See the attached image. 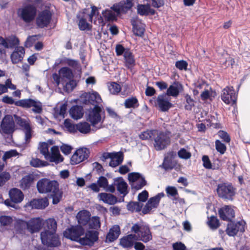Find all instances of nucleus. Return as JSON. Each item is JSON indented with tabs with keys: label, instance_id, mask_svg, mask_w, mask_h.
Returning a JSON list of instances; mask_svg holds the SVG:
<instances>
[{
	"label": "nucleus",
	"instance_id": "nucleus-7",
	"mask_svg": "<svg viewBox=\"0 0 250 250\" xmlns=\"http://www.w3.org/2000/svg\"><path fill=\"white\" fill-rule=\"evenodd\" d=\"M42 243L48 247H58L61 245L59 237L55 233L42 231L41 233Z\"/></svg>",
	"mask_w": 250,
	"mask_h": 250
},
{
	"label": "nucleus",
	"instance_id": "nucleus-2",
	"mask_svg": "<svg viewBox=\"0 0 250 250\" xmlns=\"http://www.w3.org/2000/svg\"><path fill=\"white\" fill-rule=\"evenodd\" d=\"M218 196L225 201H233L236 194V188L230 183L218 184L216 188Z\"/></svg>",
	"mask_w": 250,
	"mask_h": 250
},
{
	"label": "nucleus",
	"instance_id": "nucleus-56",
	"mask_svg": "<svg viewBox=\"0 0 250 250\" xmlns=\"http://www.w3.org/2000/svg\"><path fill=\"white\" fill-rule=\"evenodd\" d=\"M129 48L125 47L123 44H117L115 46V52L117 56H124L126 52L129 50Z\"/></svg>",
	"mask_w": 250,
	"mask_h": 250
},
{
	"label": "nucleus",
	"instance_id": "nucleus-8",
	"mask_svg": "<svg viewBox=\"0 0 250 250\" xmlns=\"http://www.w3.org/2000/svg\"><path fill=\"white\" fill-rule=\"evenodd\" d=\"M84 229L81 225L72 226L63 232L64 236L72 241L77 242L84 234Z\"/></svg>",
	"mask_w": 250,
	"mask_h": 250
},
{
	"label": "nucleus",
	"instance_id": "nucleus-34",
	"mask_svg": "<svg viewBox=\"0 0 250 250\" xmlns=\"http://www.w3.org/2000/svg\"><path fill=\"white\" fill-rule=\"evenodd\" d=\"M173 152L168 153L167 156H165L162 167L166 170L172 169L175 167V163L173 160Z\"/></svg>",
	"mask_w": 250,
	"mask_h": 250
},
{
	"label": "nucleus",
	"instance_id": "nucleus-11",
	"mask_svg": "<svg viewBox=\"0 0 250 250\" xmlns=\"http://www.w3.org/2000/svg\"><path fill=\"white\" fill-rule=\"evenodd\" d=\"M99 239V232L96 230H89L85 234L84 237H81L77 242L83 246L91 247Z\"/></svg>",
	"mask_w": 250,
	"mask_h": 250
},
{
	"label": "nucleus",
	"instance_id": "nucleus-49",
	"mask_svg": "<svg viewBox=\"0 0 250 250\" xmlns=\"http://www.w3.org/2000/svg\"><path fill=\"white\" fill-rule=\"evenodd\" d=\"M108 88L110 93L113 95L118 94L121 90L120 85L116 82H111L109 83Z\"/></svg>",
	"mask_w": 250,
	"mask_h": 250
},
{
	"label": "nucleus",
	"instance_id": "nucleus-9",
	"mask_svg": "<svg viewBox=\"0 0 250 250\" xmlns=\"http://www.w3.org/2000/svg\"><path fill=\"white\" fill-rule=\"evenodd\" d=\"M246 223L244 220H241L234 223L229 221L226 230V233L229 236H234L238 232L243 233L245 230Z\"/></svg>",
	"mask_w": 250,
	"mask_h": 250
},
{
	"label": "nucleus",
	"instance_id": "nucleus-40",
	"mask_svg": "<svg viewBox=\"0 0 250 250\" xmlns=\"http://www.w3.org/2000/svg\"><path fill=\"white\" fill-rule=\"evenodd\" d=\"M35 102V100L29 98L22 99L16 102L15 105L20 106L23 108H28L33 105V104Z\"/></svg>",
	"mask_w": 250,
	"mask_h": 250
},
{
	"label": "nucleus",
	"instance_id": "nucleus-1",
	"mask_svg": "<svg viewBox=\"0 0 250 250\" xmlns=\"http://www.w3.org/2000/svg\"><path fill=\"white\" fill-rule=\"evenodd\" d=\"M37 13V7L35 3H24L17 10L18 17L26 23L33 22Z\"/></svg>",
	"mask_w": 250,
	"mask_h": 250
},
{
	"label": "nucleus",
	"instance_id": "nucleus-57",
	"mask_svg": "<svg viewBox=\"0 0 250 250\" xmlns=\"http://www.w3.org/2000/svg\"><path fill=\"white\" fill-rule=\"evenodd\" d=\"M215 144V148L217 151L219 152L221 154H224L227 149L226 145L219 140H216Z\"/></svg>",
	"mask_w": 250,
	"mask_h": 250
},
{
	"label": "nucleus",
	"instance_id": "nucleus-51",
	"mask_svg": "<svg viewBox=\"0 0 250 250\" xmlns=\"http://www.w3.org/2000/svg\"><path fill=\"white\" fill-rule=\"evenodd\" d=\"M30 165L35 167H46L49 165V163L38 158L32 159L30 161Z\"/></svg>",
	"mask_w": 250,
	"mask_h": 250
},
{
	"label": "nucleus",
	"instance_id": "nucleus-47",
	"mask_svg": "<svg viewBox=\"0 0 250 250\" xmlns=\"http://www.w3.org/2000/svg\"><path fill=\"white\" fill-rule=\"evenodd\" d=\"M149 3H147L146 4H138L137 5V13L140 16H148V8L149 6Z\"/></svg>",
	"mask_w": 250,
	"mask_h": 250
},
{
	"label": "nucleus",
	"instance_id": "nucleus-45",
	"mask_svg": "<svg viewBox=\"0 0 250 250\" xmlns=\"http://www.w3.org/2000/svg\"><path fill=\"white\" fill-rule=\"evenodd\" d=\"M90 125L87 122H81L77 124V131L83 134H87L90 131Z\"/></svg>",
	"mask_w": 250,
	"mask_h": 250
},
{
	"label": "nucleus",
	"instance_id": "nucleus-39",
	"mask_svg": "<svg viewBox=\"0 0 250 250\" xmlns=\"http://www.w3.org/2000/svg\"><path fill=\"white\" fill-rule=\"evenodd\" d=\"M57 222L54 218H49L46 220V227L43 231L55 233L57 229Z\"/></svg>",
	"mask_w": 250,
	"mask_h": 250
},
{
	"label": "nucleus",
	"instance_id": "nucleus-3",
	"mask_svg": "<svg viewBox=\"0 0 250 250\" xmlns=\"http://www.w3.org/2000/svg\"><path fill=\"white\" fill-rule=\"evenodd\" d=\"M105 118V111L103 108L98 105H95L88 113L87 120L92 126H95L99 123L103 124Z\"/></svg>",
	"mask_w": 250,
	"mask_h": 250
},
{
	"label": "nucleus",
	"instance_id": "nucleus-30",
	"mask_svg": "<svg viewBox=\"0 0 250 250\" xmlns=\"http://www.w3.org/2000/svg\"><path fill=\"white\" fill-rule=\"evenodd\" d=\"M91 214L89 211L86 210L80 211L77 214L76 217L78 223L80 225H86L90 221Z\"/></svg>",
	"mask_w": 250,
	"mask_h": 250
},
{
	"label": "nucleus",
	"instance_id": "nucleus-27",
	"mask_svg": "<svg viewBox=\"0 0 250 250\" xmlns=\"http://www.w3.org/2000/svg\"><path fill=\"white\" fill-rule=\"evenodd\" d=\"M10 198L14 203H20L22 201L24 195L22 192L17 188H13L9 191Z\"/></svg>",
	"mask_w": 250,
	"mask_h": 250
},
{
	"label": "nucleus",
	"instance_id": "nucleus-37",
	"mask_svg": "<svg viewBox=\"0 0 250 250\" xmlns=\"http://www.w3.org/2000/svg\"><path fill=\"white\" fill-rule=\"evenodd\" d=\"M50 193L51 197L52 199V204L53 205L58 204L62 200L63 195V191L62 189H60L59 186Z\"/></svg>",
	"mask_w": 250,
	"mask_h": 250
},
{
	"label": "nucleus",
	"instance_id": "nucleus-15",
	"mask_svg": "<svg viewBox=\"0 0 250 250\" xmlns=\"http://www.w3.org/2000/svg\"><path fill=\"white\" fill-rule=\"evenodd\" d=\"M15 127V122L13 117L11 115H6L1 122V131L6 134H11L14 132Z\"/></svg>",
	"mask_w": 250,
	"mask_h": 250
},
{
	"label": "nucleus",
	"instance_id": "nucleus-50",
	"mask_svg": "<svg viewBox=\"0 0 250 250\" xmlns=\"http://www.w3.org/2000/svg\"><path fill=\"white\" fill-rule=\"evenodd\" d=\"M102 15L107 21H114L116 20V15L110 10L105 9L102 11Z\"/></svg>",
	"mask_w": 250,
	"mask_h": 250
},
{
	"label": "nucleus",
	"instance_id": "nucleus-23",
	"mask_svg": "<svg viewBox=\"0 0 250 250\" xmlns=\"http://www.w3.org/2000/svg\"><path fill=\"white\" fill-rule=\"evenodd\" d=\"M115 184H116V188L118 191L121 194L123 195V197L125 196L128 193V185L122 177L115 178Z\"/></svg>",
	"mask_w": 250,
	"mask_h": 250
},
{
	"label": "nucleus",
	"instance_id": "nucleus-10",
	"mask_svg": "<svg viewBox=\"0 0 250 250\" xmlns=\"http://www.w3.org/2000/svg\"><path fill=\"white\" fill-rule=\"evenodd\" d=\"M16 123L24 129L25 133V141L26 143H29L32 136L33 131L29 122L25 119L22 118L17 115H14Z\"/></svg>",
	"mask_w": 250,
	"mask_h": 250
},
{
	"label": "nucleus",
	"instance_id": "nucleus-62",
	"mask_svg": "<svg viewBox=\"0 0 250 250\" xmlns=\"http://www.w3.org/2000/svg\"><path fill=\"white\" fill-rule=\"evenodd\" d=\"M178 155L180 158L188 159L191 157V153L185 148H182L178 151Z\"/></svg>",
	"mask_w": 250,
	"mask_h": 250
},
{
	"label": "nucleus",
	"instance_id": "nucleus-41",
	"mask_svg": "<svg viewBox=\"0 0 250 250\" xmlns=\"http://www.w3.org/2000/svg\"><path fill=\"white\" fill-rule=\"evenodd\" d=\"M164 195L163 192L159 193L156 196L149 198L147 203L153 208H157L159 204L161 198L164 197Z\"/></svg>",
	"mask_w": 250,
	"mask_h": 250
},
{
	"label": "nucleus",
	"instance_id": "nucleus-60",
	"mask_svg": "<svg viewBox=\"0 0 250 250\" xmlns=\"http://www.w3.org/2000/svg\"><path fill=\"white\" fill-rule=\"evenodd\" d=\"M18 154L19 153L16 149H11L5 152L2 157V159L3 161H5L12 157H15L18 155Z\"/></svg>",
	"mask_w": 250,
	"mask_h": 250
},
{
	"label": "nucleus",
	"instance_id": "nucleus-54",
	"mask_svg": "<svg viewBox=\"0 0 250 250\" xmlns=\"http://www.w3.org/2000/svg\"><path fill=\"white\" fill-rule=\"evenodd\" d=\"M64 126L67 130L72 133H75L77 131V124L74 125L70 123L69 119H65L64 122Z\"/></svg>",
	"mask_w": 250,
	"mask_h": 250
},
{
	"label": "nucleus",
	"instance_id": "nucleus-4",
	"mask_svg": "<svg viewBox=\"0 0 250 250\" xmlns=\"http://www.w3.org/2000/svg\"><path fill=\"white\" fill-rule=\"evenodd\" d=\"M58 186L59 183L57 181L43 178L38 181L37 188L40 193H48L56 189Z\"/></svg>",
	"mask_w": 250,
	"mask_h": 250
},
{
	"label": "nucleus",
	"instance_id": "nucleus-19",
	"mask_svg": "<svg viewBox=\"0 0 250 250\" xmlns=\"http://www.w3.org/2000/svg\"><path fill=\"white\" fill-rule=\"evenodd\" d=\"M156 101L160 110L162 112H167L173 106V104L167 98L166 94L159 95Z\"/></svg>",
	"mask_w": 250,
	"mask_h": 250
},
{
	"label": "nucleus",
	"instance_id": "nucleus-22",
	"mask_svg": "<svg viewBox=\"0 0 250 250\" xmlns=\"http://www.w3.org/2000/svg\"><path fill=\"white\" fill-rule=\"evenodd\" d=\"M221 99L227 104H229L231 102L235 103L236 98L234 90L229 87L224 88L221 93Z\"/></svg>",
	"mask_w": 250,
	"mask_h": 250
},
{
	"label": "nucleus",
	"instance_id": "nucleus-16",
	"mask_svg": "<svg viewBox=\"0 0 250 250\" xmlns=\"http://www.w3.org/2000/svg\"><path fill=\"white\" fill-rule=\"evenodd\" d=\"M233 208V206L226 205L220 208L218 210L220 218L224 221H231L235 217Z\"/></svg>",
	"mask_w": 250,
	"mask_h": 250
},
{
	"label": "nucleus",
	"instance_id": "nucleus-36",
	"mask_svg": "<svg viewBox=\"0 0 250 250\" xmlns=\"http://www.w3.org/2000/svg\"><path fill=\"white\" fill-rule=\"evenodd\" d=\"M117 155L110 159L109 166L112 167H115L121 164L124 160V154L122 151L116 152Z\"/></svg>",
	"mask_w": 250,
	"mask_h": 250
},
{
	"label": "nucleus",
	"instance_id": "nucleus-31",
	"mask_svg": "<svg viewBox=\"0 0 250 250\" xmlns=\"http://www.w3.org/2000/svg\"><path fill=\"white\" fill-rule=\"evenodd\" d=\"M35 180V175L33 174L24 176L21 180V188L23 190L29 189Z\"/></svg>",
	"mask_w": 250,
	"mask_h": 250
},
{
	"label": "nucleus",
	"instance_id": "nucleus-29",
	"mask_svg": "<svg viewBox=\"0 0 250 250\" xmlns=\"http://www.w3.org/2000/svg\"><path fill=\"white\" fill-rule=\"evenodd\" d=\"M121 233L120 228L118 225L113 226L107 233L106 242H113L116 240Z\"/></svg>",
	"mask_w": 250,
	"mask_h": 250
},
{
	"label": "nucleus",
	"instance_id": "nucleus-48",
	"mask_svg": "<svg viewBox=\"0 0 250 250\" xmlns=\"http://www.w3.org/2000/svg\"><path fill=\"white\" fill-rule=\"evenodd\" d=\"M89 226L90 229H97L101 227L100 218L98 216H93L89 221Z\"/></svg>",
	"mask_w": 250,
	"mask_h": 250
},
{
	"label": "nucleus",
	"instance_id": "nucleus-24",
	"mask_svg": "<svg viewBox=\"0 0 250 250\" xmlns=\"http://www.w3.org/2000/svg\"><path fill=\"white\" fill-rule=\"evenodd\" d=\"M25 54V49L22 46L17 47L10 56L13 64H17L22 61Z\"/></svg>",
	"mask_w": 250,
	"mask_h": 250
},
{
	"label": "nucleus",
	"instance_id": "nucleus-17",
	"mask_svg": "<svg viewBox=\"0 0 250 250\" xmlns=\"http://www.w3.org/2000/svg\"><path fill=\"white\" fill-rule=\"evenodd\" d=\"M132 0L121 1L118 3L114 4L111 7V9L118 14L121 13H125L132 7Z\"/></svg>",
	"mask_w": 250,
	"mask_h": 250
},
{
	"label": "nucleus",
	"instance_id": "nucleus-61",
	"mask_svg": "<svg viewBox=\"0 0 250 250\" xmlns=\"http://www.w3.org/2000/svg\"><path fill=\"white\" fill-rule=\"evenodd\" d=\"M188 63L184 60H180L175 62V67L180 70H187Z\"/></svg>",
	"mask_w": 250,
	"mask_h": 250
},
{
	"label": "nucleus",
	"instance_id": "nucleus-35",
	"mask_svg": "<svg viewBox=\"0 0 250 250\" xmlns=\"http://www.w3.org/2000/svg\"><path fill=\"white\" fill-rule=\"evenodd\" d=\"M69 112L71 117L75 120L81 119L83 115V107L80 105L73 106Z\"/></svg>",
	"mask_w": 250,
	"mask_h": 250
},
{
	"label": "nucleus",
	"instance_id": "nucleus-44",
	"mask_svg": "<svg viewBox=\"0 0 250 250\" xmlns=\"http://www.w3.org/2000/svg\"><path fill=\"white\" fill-rule=\"evenodd\" d=\"M157 133L156 130H147L143 131L139 135V138L142 140H147L149 139H152Z\"/></svg>",
	"mask_w": 250,
	"mask_h": 250
},
{
	"label": "nucleus",
	"instance_id": "nucleus-53",
	"mask_svg": "<svg viewBox=\"0 0 250 250\" xmlns=\"http://www.w3.org/2000/svg\"><path fill=\"white\" fill-rule=\"evenodd\" d=\"M147 184V182L146 180L145 177H142L139 180L137 181L134 184H131V188L135 189L136 190H138L142 189Z\"/></svg>",
	"mask_w": 250,
	"mask_h": 250
},
{
	"label": "nucleus",
	"instance_id": "nucleus-25",
	"mask_svg": "<svg viewBox=\"0 0 250 250\" xmlns=\"http://www.w3.org/2000/svg\"><path fill=\"white\" fill-rule=\"evenodd\" d=\"M138 240L135 234H130L124 236L120 239V244L124 248H130L134 245V242Z\"/></svg>",
	"mask_w": 250,
	"mask_h": 250
},
{
	"label": "nucleus",
	"instance_id": "nucleus-63",
	"mask_svg": "<svg viewBox=\"0 0 250 250\" xmlns=\"http://www.w3.org/2000/svg\"><path fill=\"white\" fill-rule=\"evenodd\" d=\"M49 146L48 144L45 142H42L41 144L39 149L40 150V152L42 154L45 158H46V155L49 153L48 148Z\"/></svg>",
	"mask_w": 250,
	"mask_h": 250
},
{
	"label": "nucleus",
	"instance_id": "nucleus-20",
	"mask_svg": "<svg viewBox=\"0 0 250 250\" xmlns=\"http://www.w3.org/2000/svg\"><path fill=\"white\" fill-rule=\"evenodd\" d=\"M137 237L138 240L146 243L152 240V235L149 226L142 225V229Z\"/></svg>",
	"mask_w": 250,
	"mask_h": 250
},
{
	"label": "nucleus",
	"instance_id": "nucleus-43",
	"mask_svg": "<svg viewBox=\"0 0 250 250\" xmlns=\"http://www.w3.org/2000/svg\"><path fill=\"white\" fill-rule=\"evenodd\" d=\"M59 73L62 77L68 80L72 79L74 77L72 70L66 66L62 67L60 69Z\"/></svg>",
	"mask_w": 250,
	"mask_h": 250
},
{
	"label": "nucleus",
	"instance_id": "nucleus-12",
	"mask_svg": "<svg viewBox=\"0 0 250 250\" xmlns=\"http://www.w3.org/2000/svg\"><path fill=\"white\" fill-rule=\"evenodd\" d=\"M81 100L83 104H85L98 105L102 101V99L97 92H84L81 96Z\"/></svg>",
	"mask_w": 250,
	"mask_h": 250
},
{
	"label": "nucleus",
	"instance_id": "nucleus-13",
	"mask_svg": "<svg viewBox=\"0 0 250 250\" xmlns=\"http://www.w3.org/2000/svg\"><path fill=\"white\" fill-rule=\"evenodd\" d=\"M20 44L19 39L15 35H11L6 38H3L0 36V46H2L5 48L13 49L19 47ZM2 51L0 48V52L2 53Z\"/></svg>",
	"mask_w": 250,
	"mask_h": 250
},
{
	"label": "nucleus",
	"instance_id": "nucleus-28",
	"mask_svg": "<svg viewBox=\"0 0 250 250\" xmlns=\"http://www.w3.org/2000/svg\"><path fill=\"white\" fill-rule=\"evenodd\" d=\"M124 65L128 69L131 70L136 65L135 56L130 49L126 52L123 56Z\"/></svg>",
	"mask_w": 250,
	"mask_h": 250
},
{
	"label": "nucleus",
	"instance_id": "nucleus-52",
	"mask_svg": "<svg viewBox=\"0 0 250 250\" xmlns=\"http://www.w3.org/2000/svg\"><path fill=\"white\" fill-rule=\"evenodd\" d=\"M203 161V167L207 169H217L219 168L218 167H212L211 163L208 155H203L202 158Z\"/></svg>",
	"mask_w": 250,
	"mask_h": 250
},
{
	"label": "nucleus",
	"instance_id": "nucleus-59",
	"mask_svg": "<svg viewBox=\"0 0 250 250\" xmlns=\"http://www.w3.org/2000/svg\"><path fill=\"white\" fill-rule=\"evenodd\" d=\"M209 227L212 229H216L219 226V221L216 217L212 216L208 222Z\"/></svg>",
	"mask_w": 250,
	"mask_h": 250
},
{
	"label": "nucleus",
	"instance_id": "nucleus-55",
	"mask_svg": "<svg viewBox=\"0 0 250 250\" xmlns=\"http://www.w3.org/2000/svg\"><path fill=\"white\" fill-rule=\"evenodd\" d=\"M46 160H49L50 162H54L56 164L62 162L63 160V158L62 155L57 156L49 153L46 155Z\"/></svg>",
	"mask_w": 250,
	"mask_h": 250
},
{
	"label": "nucleus",
	"instance_id": "nucleus-32",
	"mask_svg": "<svg viewBox=\"0 0 250 250\" xmlns=\"http://www.w3.org/2000/svg\"><path fill=\"white\" fill-rule=\"evenodd\" d=\"M98 197L100 200L109 205H114L117 202V197L110 193L102 192L98 194Z\"/></svg>",
	"mask_w": 250,
	"mask_h": 250
},
{
	"label": "nucleus",
	"instance_id": "nucleus-18",
	"mask_svg": "<svg viewBox=\"0 0 250 250\" xmlns=\"http://www.w3.org/2000/svg\"><path fill=\"white\" fill-rule=\"evenodd\" d=\"M42 226V220L39 217L32 218L26 222L27 229L31 233L39 231Z\"/></svg>",
	"mask_w": 250,
	"mask_h": 250
},
{
	"label": "nucleus",
	"instance_id": "nucleus-14",
	"mask_svg": "<svg viewBox=\"0 0 250 250\" xmlns=\"http://www.w3.org/2000/svg\"><path fill=\"white\" fill-rule=\"evenodd\" d=\"M89 150L86 148H82L75 151L70 159L72 165L80 163L86 160L89 157Z\"/></svg>",
	"mask_w": 250,
	"mask_h": 250
},
{
	"label": "nucleus",
	"instance_id": "nucleus-46",
	"mask_svg": "<svg viewBox=\"0 0 250 250\" xmlns=\"http://www.w3.org/2000/svg\"><path fill=\"white\" fill-rule=\"evenodd\" d=\"M143 177L144 176L140 173L133 172L128 174V180L130 185L131 186L132 184L135 183Z\"/></svg>",
	"mask_w": 250,
	"mask_h": 250
},
{
	"label": "nucleus",
	"instance_id": "nucleus-42",
	"mask_svg": "<svg viewBox=\"0 0 250 250\" xmlns=\"http://www.w3.org/2000/svg\"><path fill=\"white\" fill-rule=\"evenodd\" d=\"M124 105L126 108H135L139 106V104L135 97H131L125 100Z\"/></svg>",
	"mask_w": 250,
	"mask_h": 250
},
{
	"label": "nucleus",
	"instance_id": "nucleus-6",
	"mask_svg": "<svg viewBox=\"0 0 250 250\" xmlns=\"http://www.w3.org/2000/svg\"><path fill=\"white\" fill-rule=\"evenodd\" d=\"M52 14L49 10L44 9L40 12L35 19L37 27L39 28L47 27L50 24Z\"/></svg>",
	"mask_w": 250,
	"mask_h": 250
},
{
	"label": "nucleus",
	"instance_id": "nucleus-5",
	"mask_svg": "<svg viewBox=\"0 0 250 250\" xmlns=\"http://www.w3.org/2000/svg\"><path fill=\"white\" fill-rule=\"evenodd\" d=\"M154 139V146L156 150H161L166 148L170 143V138L166 133L157 130Z\"/></svg>",
	"mask_w": 250,
	"mask_h": 250
},
{
	"label": "nucleus",
	"instance_id": "nucleus-64",
	"mask_svg": "<svg viewBox=\"0 0 250 250\" xmlns=\"http://www.w3.org/2000/svg\"><path fill=\"white\" fill-rule=\"evenodd\" d=\"M218 135L225 142L227 143H229L230 142V137L226 131L224 130H219L218 132Z\"/></svg>",
	"mask_w": 250,
	"mask_h": 250
},
{
	"label": "nucleus",
	"instance_id": "nucleus-21",
	"mask_svg": "<svg viewBox=\"0 0 250 250\" xmlns=\"http://www.w3.org/2000/svg\"><path fill=\"white\" fill-rule=\"evenodd\" d=\"M131 22L133 26L134 34L137 36H143L145 31V24L143 23L141 20L138 18L136 20H132Z\"/></svg>",
	"mask_w": 250,
	"mask_h": 250
},
{
	"label": "nucleus",
	"instance_id": "nucleus-26",
	"mask_svg": "<svg viewBox=\"0 0 250 250\" xmlns=\"http://www.w3.org/2000/svg\"><path fill=\"white\" fill-rule=\"evenodd\" d=\"M49 202L47 198L34 199L29 203V206L32 208L44 209L48 206Z\"/></svg>",
	"mask_w": 250,
	"mask_h": 250
},
{
	"label": "nucleus",
	"instance_id": "nucleus-58",
	"mask_svg": "<svg viewBox=\"0 0 250 250\" xmlns=\"http://www.w3.org/2000/svg\"><path fill=\"white\" fill-rule=\"evenodd\" d=\"M11 177L9 172L4 171L0 173V187L3 186Z\"/></svg>",
	"mask_w": 250,
	"mask_h": 250
},
{
	"label": "nucleus",
	"instance_id": "nucleus-33",
	"mask_svg": "<svg viewBox=\"0 0 250 250\" xmlns=\"http://www.w3.org/2000/svg\"><path fill=\"white\" fill-rule=\"evenodd\" d=\"M182 88V85L181 84L178 82H174L167 88V93L165 94H166V96L176 97L179 94L180 89Z\"/></svg>",
	"mask_w": 250,
	"mask_h": 250
},
{
	"label": "nucleus",
	"instance_id": "nucleus-38",
	"mask_svg": "<svg viewBox=\"0 0 250 250\" xmlns=\"http://www.w3.org/2000/svg\"><path fill=\"white\" fill-rule=\"evenodd\" d=\"M143 206V204L140 202L131 201L127 204L126 208L128 210L132 212H138L142 210Z\"/></svg>",
	"mask_w": 250,
	"mask_h": 250
}]
</instances>
